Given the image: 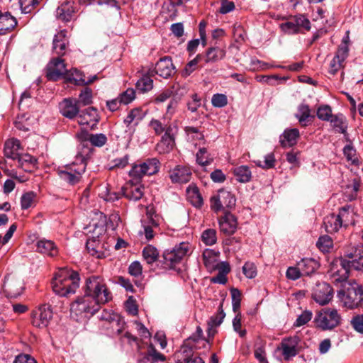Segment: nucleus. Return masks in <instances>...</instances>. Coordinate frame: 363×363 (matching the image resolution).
Returning <instances> with one entry per match:
<instances>
[{"label": "nucleus", "mask_w": 363, "mask_h": 363, "mask_svg": "<svg viewBox=\"0 0 363 363\" xmlns=\"http://www.w3.org/2000/svg\"><path fill=\"white\" fill-rule=\"evenodd\" d=\"M21 149V143L18 139H8L4 144V156L11 160L22 159L20 157L19 150Z\"/></svg>", "instance_id": "obj_29"}, {"label": "nucleus", "mask_w": 363, "mask_h": 363, "mask_svg": "<svg viewBox=\"0 0 363 363\" xmlns=\"http://www.w3.org/2000/svg\"><path fill=\"white\" fill-rule=\"evenodd\" d=\"M300 342L301 339L297 335L282 339L277 347V350L281 352V354L285 361L291 360L299 353Z\"/></svg>", "instance_id": "obj_12"}, {"label": "nucleus", "mask_w": 363, "mask_h": 363, "mask_svg": "<svg viewBox=\"0 0 363 363\" xmlns=\"http://www.w3.org/2000/svg\"><path fill=\"white\" fill-rule=\"evenodd\" d=\"M105 190L100 193V196L106 201H115L118 200L122 195V193L115 191H110L107 186L104 187Z\"/></svg>", "instance_id": "obj_64"}, {"label": "nucleus", "mask_w": 363, "mask_h": 363, "mask_svg": "<svg viewBox=\"0 0 363 363\" xmlns=\"http://www.w3.org/2000/svg\"><path fill=\"white\" fill-rule=\"evenodd\" d=\"M60 113L69 119L74 118L79 113L78 101L74 98L64 99L59 104Z\"/></svg>", "instance_id": "obj_19"}, {"label": "nucleus", "mask_w": 363, "mask_h": 363, "mask_svg": "<svg viewBox=\"0 0 363 363\" xmlns=\"http://www.w3.org/2000/svg\"><path fill=\"white\" fill-rule=\"evenodd\" d=\"M84 292L96 299L101 304H105L112 299L105 279L99 275H92L85 281Z\"/></svg>", "instance_id": "obj_3"}, {"label": "nucleus", "mask_w": 363, "mask_h": 363, "mask_svg": "<svg viewBox=\"0 0 363 363\" xmlns=\"http://www.w3.org/2000/svg\"><path fill=\"white\" fill-rule=\"evenodd\" d=\"M174 65L172 60L169 57L161 58L155 65V72L159 76L167 79L174 72Z\"/></svg>", "instance_id": "obj_26"}, {"label": "nucleus", "mask_w": 363, "mask_h": 363, "mask_svg": "<svg viewBox=\"0 0 363 363\" xmlns=\"http://www.w3.org/2000/svg\"><path fill=\"white\" fill-rule=\"evenodd\" d=\"M65 61L60 57L53 58L47 66V77L52 81H57L67 72Z\"/></svg>", "instance_id": "obj_17"}, {"label": "nucleus", "mask_w": 363, "mask_h": 363, "mask_svg": "<svg viewBox=\"0 0 363 363\" xmlns=\"http://www.w3.org/2000/svg\"><path fill=\"white\" fill-rule=\"evenodd\" d=\"M38 3L39 0H19L21 11L24 13H30Z\"/></svg>", "instance_id": "obj_59"}, {"label": "nucleus", "mask_w": 363, "mask_h": 363, "mask_svg": "<svg viewBox=\"0 0 363 363\" xmlns=\"http://www.w3.org/2000/svg\"><path fill=\"white\" fill-rule=\"evenodd\" d=\"M295 117L298 119L300 125L303 127L307 126L314 118L311 115V111L309 106L305 104H301L298 106Z\"/></svg>", "instance_id": "obj_35"}, {"label": "nucleus", "mask_w": 363, "mask_h": 363, "mask_svg": "<svg viewBox=\"0 0 363 363\" xmlns=\"http://www.w3.org/2000/svg\"><path fill=\"white\" fill-rule=\"evenodd\" d=\"M299 136V130L297 128L286 129L280 135L281 145L283 147H291L297 143Z\"/></svg>", "instance_id": "obj_30"}, {"label": "nucleus", "mask_w": 363, "mask_h": 363, "mask_svg": "<svg viewBox=\"0 0 363 363\" xmlns=\"http://www.w3.org/2000/svg\"><path fill=\"white\" fill-rule=\"evenodd\" d=\"M149 125L157 135L164 133L160 143L156 146L157 151L160 154H164L172 150L175 144L177 126L173 123H164L154 118L150 121Z\"/></svg>", "instance_id": "obj_2"}, {"label": "nucleus", "mask_w": 363, "mask_h": 363, "mask_svg": "<svg viewBox=\"0 0 363 363\" xmlns=\"http://www.w3.org/2000/svg\"><path fill=\"white\" fill-rule=\"evenodd\" d=\"M78 104L84 106L89 105L92 103V90L89 88H85L79 96Z\"/></svg>", "instance_id": "obj_55"}, {"label": "nucleus", "mask_w": 363, "mask_h": 363, "mask_svg": "<svg viewBox=\"0 0 363 363\" xmlns=\"http://www.w3.org/2000/svg\"><path fill=\"white\" fill-rule=\"evenodd\" d=\"M201 240L206 245H213L217 241L216 231L214 229H206L201 235Z\"/></svg>", "instance_id": "obj_51"}, {"label": "nucleus", "mask_w": 363, "mask_h": 363, "mask_svg": "<svg viewBox=\"0 0 363 363\" xmlns=\"http://www.w3.org/2000/svg\"><path fill=\"white\" fill-rule=\"evenodd\" d=\"M225 316V313H224V311L223 310L222 305H220L219 306L218 313L215 315H213L211 318V320H210L208 324L211 327H217L222 323Z\"/></svg>", "instance_id": "obj_62"}, {"label": "nucleus", "mask_w": 363, "mask_h": 363, "mask_svg": "<svg viewBox=\"0 0 363 363\" xmlns=\"http://www.w3.org/2000/svg\"><path fill=\"white\" fill-rule=\"evenodd\" d=\"M165 359V356L157 351L155 347L150 344L147 347V351L139 359L138 363H161Z\"/></svg>", "instance_id": "obj_25"}, {"label": "nucleus", "mask_w": 363, "mask_h": 363, "mask_svg": "<svg viewBox=\"0 0 363 363\" xmlns=\"http://www.w3.org/2000/svg\"><path fill=\"white\" fill-rule=\"evenodd\" d=\"M350 325L354 331L363 334V314H358L352 317Z\"/></svg>", "instance_id": "obj_57"}, {"label": "nucleus", "mask_w": 363, "mask_h": 363, "mask_svg": "<svg viewBox=\"0 0 363 363\" xmlns=\"http://www.w3.org/2000/svg\"><path fill=\"white\" fill-rule=\"evenodd\" d=\"M333 296V290L326 282H318L313 289V300L321 306L328 303Z\"/></svg>", "instance_id": "obj_15"}, {"label": "nucleus", "mask_w": 363, "mask_h": 363, "mask_svg": "<svg viewBox=\"0 0 363 363\" xmlns=\"http://www.w3.org/2000/svg\"><path fill=\"white\" fill-rule=\"evenodd\" d=\"M333 116L332 109L328 105L321 106L317 110V116L322 121H329Z\"/></svg>", "instance_id": "obj_54"}, {"label": "nucleus", "mask_w": 363, "mask_h": 363, "mask_svg": "<svg viewBox=\"0 0 363 363\" xmlns=\"http://www.w3.org/2000/svg\"><path fill=\"white\" fill-rule=\"evenodd\" d=\"M280 28L286 33L295 34L301 32L302 30L308 31L311 29V22L304 15L298 14L281 23Z\"/></svg>", "instance_id": "obj_11"}, {"label": "nucleus", "mask_w": 363, "mask_h": 363, "mask_svg": "<svg viewBox=\"0 0 363 363\" xmlns=\"http://www.w3.org/2000/svg\"><path fill=\"white\" fill-rule=\"evenodd\" d=\"M233 174L239 182L246 183L250 181L252 172L247 165H241L233 169Z\"/></svg>", "instance_id": "obj_40"}, {"label": "nucleus", "mask_w": 363, "mask_h": 363, "mask_svg": "<svg viewBox=\"0 0 363 363\" xmlns=\"http://www.w3.org/2000/svg\"><path fill=\"white\" fill-rule=\"evenodd\" d=\"M64 79L67 82H70L77 86H84L94 82L98 79L96 75H93L86 79L84 74L77 69L67 70Z\"/></svg>", "instance_id": "obj_20"}, {"label": "nucleus", "mask_w": 363, "mask_h": 363, "mask_svg": "<svg viewBox=\"0 0 363 363\" xmlns=\"http://www.w3.org/2000/svg\"><path fill=\"white\" fill-rule=\"evenodd\" d=\"M74 11L72 5L69 2H65L57 7L56 10V17L62 21H70Z\"/></svg>", "instance_id": "obj_37"}, {"label": "nucleus", "mask_w": 363, "mask_h": 363, "mask_svg": "<svg viewBox=\"0 0 363 363\" xmlns=\"http://www.w3.org/2000/svg\"><path fill=\"white\" fill-rule=\"evenodd\" d=\"M135 98V92L133 89H128L126 91L121 93L118 99L123 104H128L131 103Z\"/></svg>", "instance_id": "obj_61"}, {"label": "nucleus", "mask_w": 363, "mask_h": 363, "mask_svg": "<svg viewBox=\"0 0 363 363\" xmlns=\"http://www.w3.org/2000/svg\"><path fill=\"white\" fill-rule=\"evenodd\" d=\"M224 210L231 209L235 205V196L228 191L220 189L218 191Z\"/></svg>", "instance_id": "obj_44"}, {"label": "nucleus", "mask_w": 363, "mask_h": 363, "mask_svg": "<svg viewBox=\"0 0 363 363\" xmlns=\"http://www.w3.org/2000/svg\"><path fill=\"white\" fill-rule=\"evenodd\" d=\"M79 275L68 268L60 269L52 280L53 291L60 296L74 294L79 287Z\"/></svg>", "instance_id": "obj_1"}, {"label": "nucleus", "mask_w": 363, "mask_h": 363, "mask_svg": "<svg viewBox=\"0 0 363 363\" xmlns=\"http://www.w3.org/2000/svg\"><path fill=\"white\" fill-rule=\"evenodd\" d=\"M23 290V284L21 279L6 277L4 283V291L8 298H16Z\"/></svg>", "instance_id": "obj_21"}, {"label": "nucleus", "mask_w": 363, "mask_h": 363, "mask_svg": "<svg viewBox=\"0 0 363 363\" xmlns=\"http://www.w3.org/2000/svg\"><path fill=\"white\" fill-rule=\"evenodd\" d=\"M343 154L348 162L353 165H359V160L357 157L356 150L351 145H347L343 148Z\"/></svg>", "instance_id": "obj_48"}, {"label": "nucleus", "mask_w": 363, "mask_h": 363, "mask_svg": "<svg viewBox=\"0 0 363 363\" xmlns=\"http://www.w3.org/2000/svg\"><path fill=\"white\" fill-rule=\"evenodd\" d=\"M153 87V80L147 75L143 76L136 83V88L144 93L150 91Z\"/></svg>", "instance_id": "obj_47"}, {"label": "nucleus", "mask_w": 363, "mask_h": 363, "mask_svg": "<svg viewBox=\"0 0 363 363\" xmlns=\"http://www.w3.org/2000/svg\"><path fill=\"white\" fill-rule=\"evenodd\" d=\"M86 161L76 158L74 162L66 165L64 169L58 172L60 178L71 185L79 183L82 174L85 172Z\"/></svg>", "instance_id": "obj_8"}, {"label": "nucleus", "mask_w": 363, "mask_h": 363, "mask_svg": "<svg viewBox=\"0 0 363 363\" xmlns=\"http://www.w3.org/2000/svg\"><path fill=\"white\" fill-rule=\"evenodd\" d=\"M160 169V162L156 158L147 159L139 164H134L129 172V176L134 182H140L145 175H152Z\"/></svg>", "instance_id": "obj_9"}, {"label": "nucleus", "mask_w": 363, "mask_h": 363, "mask_svg": "<svg viewBox=\"0 0 363 363\" xmlns=\"http://www.w3.org/2000/svg\"><path fill=\"white\" fill-rule=\"evenodd\" d=\"M91 135L84 129L77 133L76 137L79 143L76 155L77 160H87L91 157L93 151V148L89 145Z\"/></svg>", "instance_id": "obj_14"}, {"label": "nucleus", "mask_w": 363, "mask_h": 363, "mask_svg": "<svg viewBox=\"0 0 363 363\" xmlns=\"http://www.w3.org/2000/svg\"><path fill=\"white\" fill-rule=\"evenodd\" d=\"M185 132L187 135L188 140L192 143H196L197 140H201L204 138L203 133L195 127H186Z\"/></svg>", "instance_id": "obj_52"}, {"label": "nucleus", "mask_w": 363, "mask_h": 363, "mask_svg": "<svg viewBox=\"0 0 363 363\" xmlns=\"http://www.w3.org/2000/svg\"><path fill=\"white\" fill-rule=\"evenodd\" d=\"M143 257L145 262L150 264L157 260L159 257V252L155 247L147 245L143 250Z\"/></svg>", "instance_id": "obj_45"}, {"label": "nucleus", "mask_w": 363, "mask_h": 363, "mask_svg": "<svg viewBox=\"0 0 363 363\" xmlns=\"http://www.w3.org/2000/svg\"><path fill=\"white\" fill-rule=\"evenodd\" d=\"M336 131L345 133L347 128L346 118L342 113L333 115L329 121Z\"/></svg>", "instance_id": "obj_41"}, {"label": "nucleus", "mask_w": 363, "mask_h": 363, "mask_svg": "<svg viewBox=\"0 0 363 363\" xmlns=\"http://www.w3.org/2000/svg\"><path fill=\"white\" fill-rule=\"evenodd\" d=\"M350 268V263L347 259L337 257L330 262L327 274L332 282L344 284L348 282Z\"/></svg>", "instance_id": "obj_7"}, {"label": "nucleus", "mask_w": 363, "mask_h": 363, "mask_svg": "<svg viewBox=\"0 0 363 363\" xmlns=\"http://www.w3.org/2000/svg\"><path fill=\"white\" fill-rule=\"evenodd\" d=\"M323 226L326 232L333 233L337 232L342 225L337 215L330 214L324 218Z\"/></svg>", "instance_id": "obj_38"}, {"label": "nucleus", "mask_w": 363, "mask_h": 363, "mask_svg": "<svg viewBox=\"0 0 363 363\" xmlns=\"http://www.w3.org/2000/svg\"><path fill=\"white\" fill-rule=\"evenodd\" d=\"M189 201L195 207H201L203 204V199L199 189L195 186H189L186 189Z\"/></svg>", "instance_id": "obj_42"}, {"label": "nucleus", "mask_w": 363, "mask_h": 363, "mask_svg": "<svg viewBox=\"0 0 363 363\" xmlns=\"http://www.w3.org/2000/svg\"><path fill=\"white\" fill-rule=\"evenodd\" d=\"M242 272L248 279H253L257 276V267L253 262H247L242 267Z\"/></svg>", "instance_id": "obj_58"}, {"label": "nucleus", "mask_w": 363, "mask_h": 363, "mask_svg": "<svg viewBox=\"0 0 363 363\" xmlns=\"http://www.w3.org/2000/svg\"><path fill=\"white\" fill-rule=\"evenodd\" d=\"M17 25V21L9 12L0 13V35L11 31Z\"/></svg>", "instance_id": "obj_33"}, {"label": "nucleus", "mask_w": 363, "mask_h": 363, "mask_svg": "<svg viewBox=\"0 0 363 363\" xmlns=\"http://www.w3.org/2000/svg\"><path fill=\"white\" fill-rule=\"evenodd\" d=\"M342 226H348L354 224V213L351 206H345L341 208L337 215Z\"/></svg>", "instance_id": "obj_36"}, {"label": "nucleus", "mask_w": 363, "mask_h": 363, "mask_svg": "<svg viewBox=\"0 0 363 363\" xmlns=\"http://www.w3.org/2000/svg\"><path fill=\"white\" fill-rule=\"evenodd\" d=\"M344 289L338 292L343 305L350 309L357 308L363 301V287L355 281L342 284Z\"/></svg>", "instance_id": "obj_4"}, {"label": "nucleus", "mask_w": 363, "mask_h": 363, "mask_svg": "<svg viewBox=\"0 0 363 363\" xmlns=\"http://www.w3.org/2000/svg\"><path fill=\"white\" fill-rule=\"evenodd\" d=\"M211 104L214 107L223 108L228 104V98L223 94H213L211 99Z\"/></svg>", "instance_id": "obj_60"}, {"label": "nucleus", "mask_w": 363, "mask_h": 363, "mask_svg": "<svg viewBox=\"0 0 363 363\" xmlns=\"http://www.w3.org/2000/svg\"><path fill=\"white\" fill-rule=\"evenodd\" d=\"M349 31L346 32L341 44L339 45L333 59L330 63L329 72L332 74H336L337 71L344 67L345 61L349 55Z\"/></svg>", "instance_id": "obj_10"}, {"label": "nucleus", "mask_w": 363, "mask_h": 363, "mask_svg": "<svg viewBox=\"0 0 363 363\" xmlns=\"http://www.w3.org/2000/svg\"><path fill=\"white\" fill-rule=\"evenodd\" d=\"M193 347L194 345H191V337H189L175 354L177 363H187L189 360H191L194 357Z\"/></svg>", "instance_id": "obj_27"}, {"label": "nucleus", "mask_w": 363, "mask_h": 363, "mask_svg": "<svg viewBox=\"0 0 363 363\" xmlns=\"http://www.w3.org/2000/svg\"><path fill=\"white\" fill-rule=\"evenodd\" d=\"M236 218L230 213H226L219 219L220 230L225 235L233 234L237 229Z\"/></svg>", "instance_id": "obj_24"}, {"label": "nucleus", "mask_w": 363, "mask_h": 363, "mask_svg": "<svg viewBox=\"0 0 363 363\" xmlns=\"http://www.w3.org/2000/svg\"><path fill=\"white\" fill-rule=\"evenodd\" d=\"M196 162L202 166L205 167L211 164L213 161V158L208 152L205 147L200 148L196 155Z\"/></svg>", "instance_id": "obj_46"}, {"label": "nucleus", "mask_w": 363, "mask_h": 363, "mask_svg": "<svg viewBox=\"0 0 363 363\" xmlns=\"http://www.w3.org/2000/svg\"><path fill=\"white\" fill-rule=\"evenodd\" d=\"M299 269L301 271L303 276H310L313 274L320 267L318 260L313 258H303L298 263Z\"/></svg>", "instance_id": "obj_34"}, {"label": "nucleus", "mask_w": 363, "mask_h": 363, "mask_svg": "<svg viewBox=\"0 0 363 363\" xmlns=\"http://www.w3.org/2000/svg\"><path fill=\"white\" fill-rule=\"evenodd\" d=\"M35 246L36 251L44 256L55 257L58 255V247L52 240L43 238L37 241Z\"/></svg>", "instance_id": "obj_23"}, {"label": "nucleus", "mask_w": 363, "mask_h": 363, "mask_svg": "<svg viewBox=\"0 0 363 363\" xmlns=\"http://www.w3.org/2000/svg\"><path fill=\"white\" fill-rule=\"evenodd\" d=\"M101 305L96 299L84 292V296L78 297L71 304L70 311L76 316L86 317L99 311Z\"/></svg>", "instance_id": "obj_5"}, {"label": "nucleus", "mask_w": 363, "mask_h": 363, "mask_svg": "<svg viewBox=\"0 0 363 363\" xmlns=\"http://www.w3.org/2000/svg\"><path fill=\"white\" fill-rule=\"evenodd\" d=\"M256 165L262 169H270L274 167L275 158L272 153L267 155L263 162L258 160L255 162Z\"/></svg>", "instance_id": "obj_56"}, {"label": "nucleus", "mask_w": 363, "mask_h": 363, "mask_svg": "<svg viewBox=\"0 0 363 363\" xmlns=\"http://www.w3.org/2000/svg\"><path fill=\"white\" fill-rule=\"evenodd\" d=\"M68 45V38L65 30L58 32L53 38L52 49L58 55L62 56L65 54L66 48Z\"/></svg>", "instance_id": "obj_28"}, {"label": "nucleus", "mask_w": 363, "mask_h": 363, "mask_svg": "<svg viewBox=\"0 0 363 363\" xmlns=\"http://www.w3.org/2000/svg\"><path fill=\"white\" fill-rule=\"evenodd\" d=\"M122 195L129 200L137 201L144 195V186L140 182L130 179L122 187Z\"/></svg>", "instance_id": "obj_18"}, {"label": "nucleus", "mask_w": 363, "mask_h": 363, "mask_svg": "<svg viewBox=\"0 0 363 363\" xmlns=\"http://www.w3.org/2000/svg\"><path fill=\"white\" fill-rule=\"evenodd\" d=\"M225 55V51L218 47H212L206 50L204 61L206 63L215 62L222 60Z\"/></svg>", "instance_id": "obj_39"}, {"label": "nucleus", "mask_w": 363, "mask_h": 363, "mask_svg": "<svg viewBox=\"0 0 363 363\" xmlns=\"http://www.w3.org/2000/svg\"><path fill=\"white\" fill-rule=\"evenodd\" d=\"M341 315L336 309L327 308L317 313L314 323L322 330H331L341 324Z\"/></svg>", "instance_id": "obj_6"}, {"label": "nucleus", "mask_w": 363, "mask_h": 363, "mask_svg": "<svg viewBox=\"0 0 363 363\" xmlns=\"http://www.w3.org/2000/svg\"><path fill=\"white\" fill-rule=\"evenodd\" d=\"M191 250V245L189 242H181L175 246L172 250L166 251L164 254L165 263L169 267H173L179 263L183 257L187 255Z\"/></svg>", "instance_id": "obj_13"}, {"label": "nucleus", "mask_w": 363, "mask_h": 363, "mask_svg": "<svg viewBox=\"0 0 363 363\" xmlns=\"http://www.w3.org/2000/svg\"><path fill=\"white\" fill-rule=\"evenodd\" d=\"M107 142L106 136L103 133L92 134L91 136L90 145L101 147Z\"/></svg>", "instance_id": "obj_63"}, {"label": "nucleus", "mask_w": 363, "mask_h": 363, "mask_svg": "<svg viewBox=\"0 0 363 363\" xmlns=\"http://www.w3.org/2000/svg\"><path fill=\"white\" fill-rule=\"evenodd\" d=\"M101 319L112 324V327L113 325L119 326L121 321V317L118 314L107 310L103 311L101 315Z\"/></svg>", "instance_id": "obj_49"}, {"label": "nucleus", "mask_w": 363, "mask_h": 363, "mask_svg": "<svg viewBox=\"0 0 363 363\" xmlns=\"http://www.w3.org/2000/svg\"><path fill=\"white\" fill-rule=\"evenodd\" d=\"M352 260H347L350 263V267L356 270L363 269V247L356 249L354 255H350Z\"/></svg>", "instance_id": "obj_43"}, {"label": "nucleus", "mask_w": 363, "mask_h": 363, "mask_svg": "<svg viewBox=\"0 0 363 363\" xmlns=\"http://www.w3.org/2000/svg\"><path fill=\"white\" fill-rule=\"evenodd\" d=\"M35 199V194L28 191L23 194L21 198V206L22 209H28L33 206Z\"/></svg>", "instance_id": "obj_53"}, {"label": "nucleus", "mask_w": 363, "mask_h": 363, "mask_svg": "<svg viewBox=\"0 0 363 363\" xmlns=\"http://www.w3.org/2000/svg\"><path fill=\"white\" fill-rule=\"evenodd\" d=\"M78 123L87 125L93 129L99 121L98 111L94 107H89L78 114Z\"/></svg>", "instance_id": "obj_22"}, {"label": "nucleus", "mask_w": 363, "mask_h": 363, "mask_svg": "<svg viewBox=\"0 0 363 363\" xmlns=\"http://www.w3.org/2000/svg\"><path fill=\"white\" fill-rule=\"evenodd\" d=\"M52 318V311L48 305L40 306L33 313L32 323L37 328H45Z\"/></svg>", "instance_id": "obj_16"}, {"label": "nucleus", "mask_w": 363, "mask_h": 363, "mask_svg": "<svg viewBox=\"0 0 363 363\" xmlns=\"http://www.w3.org/2000/svg\"><path fill=\"white\" fill-rule=\"evenodd\" d=\"M169 177L174 183H186L191 179V172L185 167L177 166L169 172Z\"/></svg>", "instance_id": "obj_31"}, {"label": "nucleus", "mask_w": 363, "mask_h": 363, "mask_svg": "<svg viewBox=\"0 0 363 363\" xmlns=\"http://www.w3.org/2000/svg\"><path fill=\"white\" fill-rule=\"evenodd\" d=\"M316 246L323 252H328L333 246V240L328 235L320 236Z\"/></svg>", "instance_id": "obj_50"}, {"label": "nucleus", "mask_w": 363, "mask_h": 363, "mask_svg": "<svg viewBox=\"0 0 363 363\" xmlns=\"http://www.w3.org/2000/svg\"><path fill=\"white\" fill-rule=\"evenodd\" d=\"M147 113V111L141 107L134 108L129 111L123 123L127 127H130L132 123L134 124V126H136L145 117Z\"/></svg>", "instance_id": "obj_32"}]
</instances>
